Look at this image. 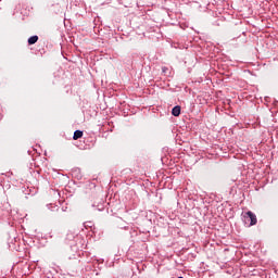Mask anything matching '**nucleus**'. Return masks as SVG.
Listing matches in <instances>:
<instances>
[{"instance_id":"nucleus-1","label":"nucleus","mask_w":278,"mask_h":278,"mask_svg":"<svg viewBox=\"0 0 278 278\" xmlns=\"http://www.w3.org/2000/svg\"><path fill=\"white\" fill-rule=\"evenodd\" d=\"M244 219L249 223L248 227H253L254 225H257V216L251 211H248L245 213Z\"/></svg>"},{"instance_id":"nucleus-6","label":"nucleus","mask_w":278,"mask_h":278,"mask_svg":"<svg viewBox=\"0 0 278 278\" xmlns=\"http://www.w3.org/2000/svg\"><path fill=\"white\" fill-rule=\"evenodd\" d=\"M162 73L165 75V77L170 76V70L166 66L162 67Z\"/></svg>"},{"instance_id":"nucleus-3","label":"nucleus","mask_w":278,"mask_h":278,"mask_svg":"<svg viewBox=\"0 0 278 278\" xmlns=\"http://www.w3.org/2000/svg\"><path fill=\"white\" fill-rule=\"evenodd\" d=\"M38 40H39V37L37 35H34L28 38L27 42L29 46H31V45H36V42H38Z\"/></svg>"},{"instance_id":"nucleus-9","label":"nucleus","mask_w":278,"mask_h":278,"mask_svg":"<svg viewBox=\"0 0 278 278\" xmlns=\"http://www.w3.org/2000/svg\"><path fill=\"white\" fill-rule=\"evenodd\" d=\"M178 278H184V277L180 276V277H178Z\"/></svg>"},{"instance_id":"nucleus-4","label":"nucleus","mask_w":278,"mask_h":278,"mask_svg":"<svg viewBox=\"0 0 278 278\" xmlns=\"http://www.w3.org/2000/svg\"><path fill=\"white\" fill-rule=\"evenodd\" d=\"M79 138H84V131L76 130L73 135V140H79Z\"/></svg>"},{"instance_id":"nucleus-8","label":"nucleus","mask_w":278,"mask_h":278,"mask_svg":"<svg viewBox=\"0 0 278 278\" xmlns=\"http://www.w3.org/2000/svg\"><path fill=\"white\" fill-rule=\"evenodd\" d=\"M253 14V9L249 8L248 16H251Z\"/></svg>"},{"instance_id":"nucleus-2","label":"nucleus","mask_w":278,"mask_h":278,"mask_svg":"<svg viewBox=\"0 0 278 278\" xmlns=\"http://www.w3.org/2000/svg\"><path fill=\"white\" fill-rule=\"evenodd\" d=\"M181 114V106L180 105H176L173 108L172 110V115L173 116H179Z\"/></svg>"},{"instance_id":"nucleus-7","label":"nucleus","mask_w":278,"mask_h":278,"mask_svg":"<svg viewBox=\"0 0 278 278\" xmlns=\"http://www.w3.org/2000/svg\"><path fill=\"white\" fill-rule=\"evenodd\" d=\"M67 244H71L72 240H75V235L73 233H67L66 238H65Z\"/></svg>"},{"instance_id":"nucleus-5","label":"nucleus","mask_w":278,"mask_h":278,"mask_svg":"<svg viewBox=\"0 0 278 278\" xmlns=\"http://www.w3.org/2000/svg\"><path fill=\"white\" fill-rule=\"evenodd\" d=\"M121 5H124L125 8H129L131 5V0H118Z\"/></svg>"}]
</instances>
